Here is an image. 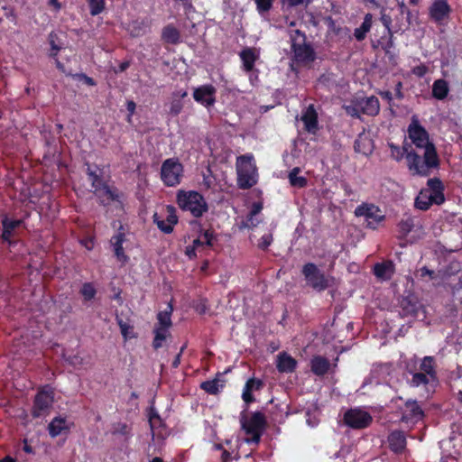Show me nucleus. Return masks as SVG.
<instances>
[{
  "label": "nucleus",
  "mask_w": 462,
  "mask_h": 462,
  "mask_svg": "<svg viewBox=\"0 0 462 462\" xmlns=\"http://www.w3.org/2000/svg\"><path fill=\"white\" fill-rule=\"evenodd\" d=\"M110 245L116 259L122 263H127L129 257L126 252L131 250L134 246L132 234L121 226L111 237Z\"/></svg>",
  "instance_id": "nucleus-8"
},
{
  "label": "nucleus",
  "mask_w": 462,
  "mask_h": 462,
  "mask_svg": "<svg viewBox=\"0 0 462 462\" xmlns=\"http://www.w3.org/2000/svg\"><path fill=\"white\" fill-rule=\"evenodd\" d=\"M241 427L247 435L245 441L247 443L257 444L264 427V416L261 412H254L250 417H247L245 412L241 413L240 417Z\"/></svg>",
  "instance_id": "nucleus-7"
},
{
  "label": "nucleus",
  "mask_w": 462,
  "mask_h": 462,
  "mask_svg": "<svg viewBox=\"0 0 462 462\" xmlns=\"http://www.w3.org/2000/svg\"><path fill=\"white\" fill-rule=\"evenodd\" d=\"M449 92L448 83L442 79H437L432 85V96L438 100H443Z\"/></svg>",
  "instance_id": "nucleus-32"
},
{
  "label": "nucleus",
  "mask_w": 462,
  "mask_h": 462,
  "mask_svg": "<svg viewBox=\"0 0 462 462\" xmlns=\"http://www.w3.org/2000/svg\"><path fill=\"white\" fill-rule=\"evenodd\" d=\"M408 135L411 143L418 148L428 151L430 147H435L430 142L429 134L425 128L420 124L416 116L411 117V122L408 127Z\"/></svg>",
  "instance_id": "nucleus-11"
},
{
  "label": "nucleus",
  "mask_w": 462,
  "mask_h": 462,
  "mask_svg": "<svg viewBox=\"0 0 462 462\" xmlns=\"http://www.w3.org/2000/svg\"><path fill=\"white\" fill-rule=\"evenodd\" d=\"M129 67V62H123L119 66V70L124 71Z\"/></svg>",
  "instance_id": "nucleus-59"
},
{
  "label": "nucleus",
  "mask_w": 462,
  "mask_h": 462,
  "mask_svg": "<svg viewBox=\"0 0 462 462\" xmlns=\"http://www.w3.org/2000/svg\"><path fill=\"white\" fill-rule=\"evenodd\" d=\"M0 462H15V461H14V458H12L11 457L7 456L5 458L1 459Z\"/></svg>",
  "instance_id": "nucleus-60"
},
{
  "label": "nucleus",
  "mask_w": 462,
  "mask_h": 462,
  "mask_svg": "<svg viewBox=\"0 0 462 462\" xmlns=\"http://www.w3.org/2000/svg\"><path fill=\"white\" fill-rule=\"evenodd\" d=\"M153 221L157 225L159 229H161L162 225L167 226L166 219H161V217L157 213L153 215Z\"/></svg>",
  "instance_id": "nucleus-52"
},
{
  "label": "nucleus",
  "mask_w": 462,
  "mask_h": 462,
  "mask_svg": "<svg viewBox=\"0 0 462 462\" xmlns=\"http://www.w3.org/2000/svg\"><path fill=\"white\" fill-rule=\"evenodd\" d=\"M151 462H162L160 457H154Z\"/></svg>",
  "instance_id": "nucleus-64"
},
{
  "label": "nucleus",
  "mask_w": 462,
  "mask_h": 462,
  "mask_svg": "<svg viewBox=\"0 0 462 462\" xmlns=\"http://www.w3.org/2000/svg\"><path fill=\"white\" fill-rule=\"evenodd\" d=\"M428 67L424 64H420L412 69V73L417 77H423L428 73Z\"/></svg>",
  "instance_id": "nucleus-48"
},
{
  "label": "nucleus",
  "mask_w": 462,
  "mask_h": 462,
  "mask_svg": "<svg viewBox=\"0 0 462 462\" xmlns=\"http://www.w3.org/2000/svg\"><path fill=\"white\" fill-rule=\"evenodd\" d=\"M296 360L287 353H280L277 356L276 366L281 373H291L296 368Z\"/></svg>",
  "instance_id": "nucleus-25"
},
{
  "label": "nucleus",
  "mask_w": 462,
  "mask_h": 462,
  "mask_svg": "<svg viewBox=\"0 0 462 462\" xmlns=\"http://www.w3.org/2000/svg\"><path fill=\"white\" fill-rule=\"evenodd\" d=\"M85 79H86V82L88 85H91V86L95 85V82H94V80L91 78L86 77Z\"/></svg>",
  "instance_id": "nucleus-61"
},
{
  "label": "nucleus",
  "mask_w": 462,
  "mask_h": 462,
  "mask_svg": "<svg viewBox=\"0 0 462 462\" xmlns=\"http://www.w3.org/2000/svg\"><path fill=\"white\" fill-rule=\"evenodd\" d=\"M49 5L53 6L56 10L60 8V5L59 4L58 0H50Z\"/></svg>",
  "instance_id": "nucleus-55"
},
{
  "label": "nucleus",
  "mask_w": 462,
  "mask_h": 462,
  "mask_svg": "<svg viewBox=\"0 0 462 462\" xmlns=\"http://www.w3.org/2000/svg\"><path fill=\"white\" fill-rule=\"evenodd\" d=\"M413 228L414 223L411 217H408L406 218L402 219L398 225L400 237L406 238Z\"/></svg>",
  "instance_id": "nucleus-40"
},
{
  "label": "nucleus",
  "mask_w": 462,
  "mask_h": 462,
  "mask_svg": "<svg viewBox=\"0 0 462 462\" xmlns=\"http://www.w3.org/2000/svg\"><path fill=\"white\" fill-rule=\"evenodd\" d=\"M214 240L213 232L210 230H206L202 232L196 239L193 240L191 245L186 247V254L189 258H193L196 256L197 252H203L207 248L212 246Z\"/></svg>",
  "instance_id": "nucleus-15"
},
{
  "label": "nucleus",
  "mask_w": 462,
  "mask_h": 462,
  "mask_svg": "<svg viewBox=\"0 0 462 462\" xmlns=\"http://www.w3.org/2000/svg\"><path fill=\"white\" fill-rule=\"evenodd\" d=\"M183 173L181 163L174 158L163 162L161 169V177L163 183L169 187L180 184Z\"/></svg>",
  "instance_id": "nucleus-9"
},
{
  "label": "nucleus",
  "mask_w": 462,
  "mask_h": 462,
  "mask_svg": "<svg viewBox=\"0 0 462 462\" xmlns=\"http://www.w3.org/2000/svg\"><path fill=\"white\" fill-rule=\"evenodd\" d=\"M390 149L392 157L396 161H400L403 157L404 152H409L406 148L402 150L400 147L394 144H390Z\"/></svg>",
  "instance_id": "nucleus-46"
},
{
  "label": "nucleus",
  "mask_w": 462,
  "mask_h": 462,
  "mask_svg": "<svg viewBox=\"0 0 462 462\" xmlns=\"http://www.w3.org/2000/svg\"><path fill=\"white\" fill-rule=\"evenodd\" d=\"M162 39L171 44H177L180 42V32L172 24H168L162 29Z\"/></svg>",
  "instance_id": "nucleus-31"
},
{
  "label": "nucleus",
  "mask_w": 462,
  "mask_h": 462,
  "mask_svg": "<svg viewBox=\"0 0 462 462\" xmlns=\"http://www.w3.org/2000/svg\"><path fill=\"white\" fill-rule=\"evenodd\" d=\"M216 88L212 85H203L194 89L193 97L194 99L205 106H210L214 105L216 98Z\"/></svg>",
  "instance_id": "nucleus-17"
},
{
  "label": "nucleus",
  "mask_w": 462,
  "mask_h": 462,
  "mask_svg": "<svg viewBox=\"0 0 462 462\" xmlns=\"http://www.w3.org/2000/svg\"><path fill=\"white\" fill-rule=\"evenodd\" d=\"M346 114L353 117H359L361 113L359 98L353 99L349 104L344 106Z\"/></svg>",
  "instance_id": "nucleus-41"
},
{
  "label": "nucleus",
  "mask_w": 462,
  "mask_h": 462,
  "mask_svg": "<svg viewBox=\"0 0 462 462\" xmlns=\"http://www.w3.org/2000/svg\"><path fill=\"white\" fill-rule=\"evenodd\" d=\"M224 387V381L216 378L211 381H206L201 383V388L210 394H216Z\"/></svg>",
  "instance_id": "nucleus-38"
},
{
  "label": "nucleus",
  "mask_w": 462,
  "mask_h": 462,
  "mask_svg": "<svg viewBox=\"0 0 462 462\" xmlns=\"http://www.w3.org/2000/svg\"><path fill=\"white\" fill-rule=\"evenodd\" d=\"M262 386V382L260 380H255L254 378L249 379L243 390L242 398L245 402L249 403L254 401L252 393L254 391L259 390Z\"/></svg>",
  "instance_id": "nucleus-34"
},
{
  "label": "nucleus",
  "mask_w": 462,
  "mask_h": 462,
  "mask_svg": "<svg viewBox=\"0 0 462 462\" xmlns=\"http://www.w3.org/2000/svg\"><path fill=\"white\" fill-rule=\"evenodd\" d=\"M73 423L65 417L57 416L48 425V431L51 438L68 434Z\"/></svg>",
  "instance_id": "nucleus-19"
},
{
  "label": "nucleus",
  "mask_w": 462,
  "mask_h": 462,
  "mask_svg": "<svg viewBox=\"0 0 462 462\" xmlns=\"http://www.w3.org/2000/svg\"><path fill=\"white\" fill-rule=\"evenodd\" d=\"M126 108H127V111L129 112V115L127 116V122L131 123L132 116L134 114V111H135V108H136V105H135V103L134 101L129 100L126 103Z\"/></svg>",
  "instance_id": "nucleus-50"
},
{
  "label": "nucleus",
  "mask_w": 462,
  "mask_h": 462,
  "mask_svg": "<svg viewBox=\"0 0 462 462\" xmlns=\"http://www.w3.org/2000/svg\"><path fill=\"white\" fill-rule=\"evenodd\" d=\"M310 367L315 374L323 375L329 370L330 363L326 357L316 356L310 361Z\"/></svg>",
  "instance_id": "nucleus-29"
},
{
  "label": "nucleus",
  "mask_w": 462,
  "mask_h": 462,
  "mask_svg": "<svg viewBox=\"0 0 462 462\" xmlns=\"http://www.w3.org/2000/svg\"><path fill=\"white\" fill-rule=\"evenodd\" d=\"M172 312L171 305L168 306V310L161 311L157 315L158 323L154 328L153 347L160 348L170 335L169 329L171 327V315Z\"/></svg>",
  "instance_id": "nucleus-10"
},
{
  "label": "nucleus",
  "mask_w": 462,
  "mask_h": 462,
  "mask_svg": "<svg viewBox=\"0 0 462 462\" xmlns=\"http://www.w3.org/2000/svg\"><path fill=\"white\" fill-rule=\"evenodd\" d=\"M418 358L413 356L405 361V369L411 375L408 382L412 387L424 386L427 393L434 391L438 383L435 370V361L432 356H425L420 362L418 370Z\"/></svg>",
  "instance_id": "nucleus-1"
},
{
  "label": "nucleus",
  "mask_w": 462,
  "mask_h": 462,
  "mask_svg": "<svg viewBox=\"0 0 462 462\" xmlns=\"http://www.w3.org/2000/svg\"><path fill=\"white\" fill-rule=\"evenodd\" d=\"M423 417V411L416 401H407L402 408V421L415 423Z\"/></svg>",
  "instance_id": "nucleus-18"
},
{
  "label": "nucleus",
  "mask_w": 462,
  "mask_h": 462,
  "mask_svg": "<svg viewBox=\"0 0 462 462\" xmlns=\"http://www.w3.org/2000/svg\"><path fill=\"white\" fill-rule=\"evenodd\" d=\"M180 363V353L175 357V359L172 362L173 367H178Z\"/></svg>",
  "instance_id": "nucleus-56"
},
{
  "label": "nucleus",
  "mask_w": 462,
  "mask_h": 462,
  "mask_svg": "<svg viewBox=\"0 0 462 462\" xmlns=\"http://www.w3.org/2000/svg\"><path fill=\"white\" fill-rule=\"evenodd\" d=\"M409 170L417 175L426 176L433 168L439 166V158L435 147H430L423 152V158L417 153L411 152L406 155Z\"/></svg>",
  "instance_id": "nucleus-3"
},
{
  "label": "nucleus",
  "mask_w": 462,
  "mask_h": 462,
  "mask_svg": "<svg viewBox=\"0 0 462 462\" xmlns=\"http://www.w3.org/2000/svg\"><path fill=\"white\" fill-rule=\"evenodd\" d=\"M450 8L447 0H436L430 9V16L438 23H441L449 14Z\"/></svg>",
  "instance_id": "nucleus-21"
},
{
  "label": "nucleus",
  "mask_w": 462,
  "mask_h": 462,
  "mask_svg": "<svg viewBox=\"0 0 462 462\" xmlns=\"http://www.w3.org/2000/svg\"><path fill=\"white\" fill-rule=\"evenodd\" d=\"M188 96L186 90H179L172 94L170 102V113L173 116L179 115L183 108V98Z\"/></svg>",
  "instance_id": "nucleus-28"
},
{
  "label": "nucleus",
  "mask_w": 462,
  "mask_h": 462,
  "mask_svg": "<svg viewBox=\"0 0 462 462\" xmlns=\"http://www.w3.org/2000/svg\"><path fill=\"white\" fill-rule=\"evenodd\" d=\"M53 402V391L51 387L42 388L35 397L33 414L36 417L42 415V412L47 410Z\"/></svg>",
  "instance_id": "nucleus-16"
},
{
  "label": "nucleus",
  "mask_w": 462,
  "mask_h": 462,
  "mask_svg": "<svg viewBox=\"0 0 462 462\" xmlns=\"http://www.w3.org/2000/svg\"><path fill=\"white\" fill-rule=\"evenodd\" d=\"M301 121L305 129L310 133H315L318 128V115L312 105L309 106L301 115Z\"/></svg>",
  "instance_id": "nucleus-24"
},
{
  "label": "nucleus",
  "mask_w": 462,
  "mask_h": 462,
  "mask_svg": "<svg viewBox=\"0 0 462 462\" xmlns=\"http://www.w3.org/2000/svg\"><path fill=\"white\" fill-rule=\"evenodd\" d=\"M355 215L364 217L367 226L373 229L376 228L384 218L382 210L374 204L359 205L355 209Z\"/></svg>",
  "instance_id": "nucleus-13"
},
{
  "label": "nucleus",
  "mask_w": 462,
  "mask_h": 462,
  "mask_svg": "<svg viewBox=\"0 0 462 462\" xmlns=\"http://www.w3.org/2000/svg\"><path fill=\"white\" fill-rule=\"evenodd\" d=\"M81 244L88 249V250H91L94 246V241L92 238H88V239H86V240H83L81 242Z\"/></svg>",
  "instance_id": "nucleus-54"
},
{
  "label": "nucleus",
  "mask_w": 462,
  "mask_h": 462,
  "mask_svg": "<svg viewBox=\"0 0 462 462\" xmlns=\"http://www.w3.org/2000/svg\"><path fill=\"white\" fill-rule=\"evenodd\" d=\"M373 23V16L371 14H365L364 21L360 27L356 28L354 32V36L357 41H363L366 33L371 30Z\"/></svg>",
  "instance_id": "nucleus-35"
},
{
  "label": "nucleus",
  "mask_w": 462,
  "mask_h": 462,
  "mask_svg": "<svg viewBox=\"0 0 462 462\" xmlns=\"http://www.w3.org/2000/svg\"><path fill=\"white\" fill-rule=\"evenodd\" d=\"M345 422L351 428H366L372 422V416L361 409H351L345 413Z\"/></svg>",
  "instance_id": "nucleus-14"
},
{
  "label": "nucleus",
  "mask_w": 462,
  "mask_h": 462,
  "mask_svg": "<svg viewBox=\"0 0 462 462\" xmlns=\"http://www.w3.org/2000/svg\"><path fill=\"white\" fill-rule=\"evenodd\" d=\"M80 293L86 300H90L96 295V289L92 283L86 282L83 284Z\"/></svg>",
  "instance_id": "nucleus-43"
},
{
  "label": "nucleus",
  "mask_w": 462,
  "mask_h": 462,
  "mask_svg": "<svg viewBox=\"0 0 462 462\" xmlns=\"http://www.w3.org/2000/svg\"><path fill=\"white\" fill-rule=\"evenodd\" d=\"M167 226L162 225L161 230L165 234H170L173 230L174 225L178 222V217L175 214V209L173 207L166 208V217H165Z\"/></svg>",
  "instance_id": "nucleus-36"
},
{
  "label": "nucleus",
  "mask_w": 462,
  "mask_h": 462,
  "mask_svg": "<svg viewBox=\"0 0 462 462\" xmlns=\"http://www.w3.org/2000/svg\"><path fill=\"white\" fill-rule=\"evenodd\" d=\"M390 448L395 453H401L405 449L406 438L402 431H393L388 437Z\"/></svg>",
  "instance_id": "nucleus-26"
},
{
  "label": "nucleus",
  "mask_w": 462,
  "mask_h": 462,
  "mask_svg": "<svg viewBox=\"0 0 462 462\" xmlns=\"http://www.w3.org/2000/svg\"><path fill=\"white\" fill-rule=\"evenodd\" d=\"M443 184L439 179H430L427 188L420 190L415 199V206L421 210H427L431 205H440L444 202Z\"/></svg>",
  "instance_id": "nucleus-4"
},
{
  "label": "nucleus",
  "mask_w": 462,
  "mask_h": 462,
  "mask_svg": "<svg viewBox=\"0 0 462 462\" xmlns=\"http://www.w3.org/2000/svg\"><path fill=\"white\" fill-rule=\"evenodd\" d=\"M88 175H89L90 180L92 181L93 188H95L96 190H97L102 185L101 180L95 172L91 171L90 169H88Z\"/></svg>",
  "instance_id": "nucleus-49"
},
{
  "label": "nucleus",
  "mask_w": 462,
  "mask_h": 462,
  "mask_svg": "<svg viewBox=\"0 0 462 462\" xmlns=\"http://www.w3.org/2000/svg\"><path fill=\"white\" fill-rule=\"evenodd\" d=\"M228 459H229V454H228L226 451H225V452L223 453V460H224L225 462H227V461H228Z\"/></svg>",
  "instance_id": "nucleus-62"
},
{
  "label": "nucleus",
  "mask_w": 462,
  "mask_h": 462,
  "mask_svg": "<svg viewBox=\"0 0 462 462\" xmlns=\"http://www.w3.org/2000/svg\"><path fill=\"white\" fill-rule=\"evenodd\" d=\"M291 67L309 66L315 60V52L312 47L306 42L304 33L300 30H294L291 32Z\"/></svg>",
  "instance_id": "nucleus-2"
},
{
  "label": "nucleus",
  "mask_w": 462,
  "mask_h": 462,
  "mask_svg": "<svg viewBox=\"0 0 462 462\" xmlns=\"http://www.w3.org/2000/svg\"><path fill=\"white\" fill-rule=\"evenodd\" d=\"M374 274L376 277L382 280H389L394 272V267L393 263L386 262L382 263H376L374 268Z\"/></svg>",
  "instance_id": "nucleus-33"
},
{
  "label": "nucleus",
  "mask_w": 462,
  "mask_h": 462,
  "mask_svg": "<svg viewBox=\"0 0 462 462\" xmlns=\"http://www.w3.org/2000/svg\"><path fill=\"white\" fill-rule=\"evenodd\" d=\"M111 431L114 435L127 436L129 435L130 429L126 423L118 422L113 425Z\"/></svg>",
  "instance_id": "nucleus-44"
},
{
  "label": "nucleus",
  "mask_w": 462,
  "mask_h": 462,
  "mask_svg": "<svg viewBox=\"0 0 462 462\" xmlns=\"http://www.w3.org/2000/svg\"><path fill=\"white\" fill-rule=\"evenodd\" d=\"M420 277L424 278L429 276L430 280L435 278V273L433 271L429 270L427 267H422L420 271Z\"/></svg>",
  "instance_id": "nucleus-51"
},
{
  "label": "nucleus",
  "mask_w": 462,
  "mask_h": 462,
  "mask_svg": "<svg viewBox=\"0 0 462 462\" xmlns=\"http://www.w3.org/2000/svg\"><path fill=\"white\" fill-rule=\"evenodd\" d=\"M243 63V69L246 72H251L255 61L260 58V51L255 48L246 47L239 53Z\"/></svg>",
  "instance_id": "nucleus-20"
},
{
  "label": "nucleus",
  "mask_w": 462,
  "mask_h": 462,
  "mask_svg": "<svg viewBox=\"0 0 462 462\" xmlns=\"http://www.w3.org/2000/svg\"><path fill=\"white\" fill-rule=\"evenodd\" d=\"M380 94L385 99H388V100L392 99V93L390 91L381 92Z\"/></svg>",
  "instance_id": "nucleus-57"
},
{
  "label": "nucleus",
  "mask_w": 462,
  "mask_h": 462,
  "mask_svg": "<svg viewBox=\"0 0 462 462\" xmlns=\"http://www.w3.org/2000/svg\"><path fill=\"white\" fill-rule=\"evenodd\" d=\"M273 0H255L257 11L261 15L266 14L273 6Z\"/></svg>",
  "instance_id": "nucleus-45"
},
{
  "label": "nucleus",
  "mask_w": 462,
  "mask_h": 462,
  "mask_svg": "<svg viewBox=\"0 0 462 462\" xmlns=\"http://www.w3.org/2000/svg\"><path fill=\"white\" fill-rule=\"evenodd\" d=\"M273 242V235L268 233L264 234L258 244V246L262 249H266Z\"/></svg>",
  "instance_id": "nucleus-47"
},
{
  "label": "nucleus",
  "mask_w": 462,
  "mask_h": 462,
  "mask_svg": "<svg viewBox=\"0 0 462 462\" xmlns=\"http://www.w3.org/2000/svg\"><path fill=\"white\" fill-rule=\"evenodd\" d=\"M300 169L299 167L293 168L288 175L289 181L292 187L303 188L307 185L305 177L300 175Z\"/></svg>",
  "instance_id": "nucleus-37"
},
{
  "label": "nucleus",
  "mask_w": 462,
  "mask_h": 462,
  "mask_svg": "<svg viewBox=\"0 0 462 462\" xmlns=\"http://www.w3.org/2000/svg\"><path fill=\"white\" fill-rule=\"evenodd\" d=\"M177 202L182 210L189 211L192 216L201 217L208 210V204L201 194L194 190H180Z\"/></svg>",
  "instance_id": "nucleus-6"
},
{
  "label": "nucleus",
  "mask_w": 462,
  "mask_h": 462,
  "mask_svg": "<svg viewBox=\"0 0 462 462\" xmlns=\"http://www.w3.org/2000/svg\"><path fill=\"white\" fill-rule=\"evenodd\" d=\"M116 320L120 328L121 334L125 341L136 337L134 331V327L130 323L124 321L119 317H116Z\"/></svg>",
  "instance_id": "nucleus-39"
},
{
  "label": "nucleus",
  "mask_w": 462,
  "mask_h": 462,
  "mask_svg": "<svg viewBox=\"0 0 462 462\" xmlns=\"http://www.w3.org/2000/svg\"><path fill=\"white\" fill-rule=\"evenodd\" d=\"M302 274L308 285L316 291H321L330 286V278L325 276L314 263L305 264L302 268Z\"/></svg>",
  "instance_id": "nucleus-12"
},
{
  "label": "nucleus",
  "mask_w": 462,
  "mask_h": 462,
  "mask_svg": "<svg viewBox=\"0 0 462 462\" xmlns=\"http://www.w3.org/2000/svg\"><path fill=\"white\" fill-rule=\"evenodd\" d=\"M287 5L291 7L298 6L300 5H302L305 0H285ZM310 0H308L310 2Z\"/></svg>",
  "instance_id": "nucleus-53"
},
{
  "label": "nucleus",
  "mask_w": 462,
  "mask_h": 462,
  "mask_svg": "<svg viewBox=\"0 0 462 462\" xmlns=\"http://www.w3.org/2000/svg\"><path fill=\"white\" fill-rule=\"evenodd\" d=\"M90 14L95 16L103 12L105 8V1L104 0H88Z\"/></svg>",
  "instance_id": "nucleus-42"
},
{
  "label": "nucleus",
  "mask_w": 462,
  "mask_h": 462,
  "mask_svg": "<svg viewBox=\"0 0 462 462\" xmlns=\"http://www.w3.org/2000/svg\"><path fill=\"white\" fill-rule=\"evenodd\" d=\"M457 280H458V282L457 284L455 286V289H461L462 288V273L461 274H458L457 275Z\"/></svg>",
  "instance_id": "nucleus-58"
},
{
  "label": "nucleus",
  "mask_w": 462,
  "mask_h": 462,
  "mask_svg": "<svg viewBox=\"0 0 462 462\" xmlns=\"http://www.w3.org/2000/svg\"><path fill=\"white\" fill-rule=\"evenodd\" d=\"M2 223L4 228L2 234L3 240L11 244V237L14 235V231L22 225V220H14L5 217Z\"/></svg>",
  "instance_id": "nucleus-30"
},
{
  "label": "nucleus",
  "mask_w": 462,
  "mask_h": 462,
  "mask_svg": "<svg viewBox=\"0 0 462 462\" xmlns=\"http://www.w3.org/2000/svg\"><path fill=\"white\" fill-rule=\"evenodd\" d=\"M56 63H57V67H58L60 69H63V66H62V64H61L59 60H57V61H56Z\"/></svg>",
  "instance_id": "nucleus-63"
},
{
  "label": "nucleus",
  "mask_w": 462,
  "mask_h": 462,
  "mask_svg": "<svg viewBox=\"0 0 462 462\" xmlns=\"http://www.w3.org/2000/svg\"><path fill=\"white\" fill-rule=\"evenodd\" d=\"M262 208H263V206L261 203H259V202L254 203L248 216L242 222V226L246 227V228L255 227L261 222V218H260L259 215H260Z\"/></svg>",
  "instance_id": "nucleus-27"
},
{
  "label": "nucleus",
  "mask_w": 462,
  "mask_h": 462,
  "mask_svg": "<svg viewBox=\"0 0 462 462\" xmlns=\"http://www.w3.org/2000/svg\"><path fill=\"white\" fill-rule=\"evenodd\" d=\"M355 151L364 155H368L372 152L374 144L370 134L366 132H362L358 134L355 141Z\"/></svg>",
  "instance_id": "nucleus-22"
},
{
  "label": "nucleus",
  "mask_w": 462,
  "mask_h": 462,
  "mask_svg": "<svg viewBox=\"0 0 462 462\" xmlns=\"http://www.w3.org/2000/svg\"><path fill=\"white\" fill-rule=\"evenodd\" d=\"M237 181L240 188L248 189L256 184L258 174L252 154H245L236 159Z\"/></svg>",
  "instance_id": "nucleus-5"
},
{
  "label": "nucleus",
  "mask_w": 462,
  "mask_h": 462,
  "mask_svg": "<svg viewBox=\"0 0 462 462\" xmlns=\"http://www.w3.org/2000/svg\"><path fill=\"white\" fill-rule=\"evenodd\" d=\"M359 102L362 114L374 116L380 111L379 100L374 96L359 98Z\"/></svg>",
  "instance_id": "nucleus-23"
}]
</instances>
